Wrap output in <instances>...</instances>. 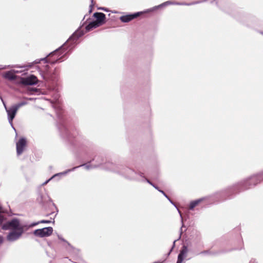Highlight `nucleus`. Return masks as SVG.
I'll list each match as a JSON object with an SVG mask.
<instances>
[{"mask_svg": "<svg viewBox=\"0 0 263 263\" xmlns=\"http://www.w3.org/2000/svg\"><path fill=\"white\" fill-rule=\"evenodd\" d=\"M43 79H45V80H49V79H50V80H52V81H53V80H54L55 77H51V78H48V77H44H44H43Z\"/></svg>", "mask_w": 263, "mask_h": 263, "instance_id": "22", "label": "nucleus"}, {"mask_svg": "<svg viewBox=\"0 0 263 263\" xmlns=\"http://www.w3.org/2000/svg\"><path fill=\"white\" fill-rule=\"evenodd\" d=\"M12 71H13L14 74H15L16 73H17L19 72V71L18 70H12Z\"/></svg>", "mask_w": 263, "mask_h": 263, "instance_id": "27", "label": "nucleus"}, {"mask_svg": "<svg viewBox=\"0 0 263 263\" xmlns=\"http://www.w3.org/2000/svg\"><path fill=\"white\" fill-rule=\"evenodd\" d=\"M60 238L62 240H63V241H65V240H64V239H63V238Z\"/></svg>", "mask_w": 263, "mask_h": 263, "instance_id": "36", "label": "nucleus"}, {"mask_svg": "<svg viewBox=\"0 0 263 263\" xmlns=\"http://www.w3.org/2000/svg\"><path fill=\"white\" fill-rule=\"evenodd\" d=\"M37 78L33 76L30 75L26 78H21V83L26 85H33L37 83Z\"/></svg>", "mask_w": 263, "mask_h": 263, "instance_id": "9", "label": "nucleus"}, {"mask_svg": "<svg viewBox=\"0 0 263 263\" xmlns=\"http://www.w3.org/2000/svg\"><path fill=\"white\" fill-rule=\"evenodd\" d=\"M3 242V237L2 236H0V245L2 244Z\"/></svg>", "mask_w": 263, "mask_h": 263, "instance_id": "26", "label": "nucleus"}, {"mask_svg": "<svg viewBox=\"0 0 263 263\" xmlns=\"http://www.w3.org/2000/svg\"><path fill=\"white\" fill-rule=\"evenodd\" d=\"M102 168L107 170H109L114 172H118L124 175L125 177L129 179H136L137 173L133 170L125 167L121 169L120 167L117 166L116 164H114L111 162H107L105 163L104 166H102Z\"/></svg>", "mask_w": 263, "mask_h": 263, "instance_id": "2", "label": "nucleus"}, {"mask_svg": "<svg viewBox=\"0 0 263 263\" xmlns=\"http://www.w3.org/2000/svg\"><path fill=\"white\" fill-rule=\"evenodd\" d=\"M178 212H179V213L180 214V217L181 218V220L182 221V215H181V212H180L179 210H178Z\"/></svg>", "mask_w": 263, "mask_h": 263, "instance_id": "32", "label": "nucleus"}, {"mask_svg": "<svg viewBox=\"0 0 263 263\" xmlns=\"http://www.w3.org/2000/svg\"><path fill=\"white\" fill-rule=\"evenodd\" d=\"M25 99L26 100H30V101H31V100H34V99H33V98H25Z\"/></svg>", "mask_w": 263, "mask_h": 263, "instance_id": "28", "label": "nucleus"}, {"mask_svg": "<svg viewBox=\"0 0 263 263\" xmlns=\"http://www.w3.org/2000/svg\"><path fill=\"white\" fill-rule=\"evenodd\" d=\"M91 1L92 2V0H91Z\"/></svg>", "mask_w": 263, "mask_h": 263, "instance_id": "43", "label": "nucleus"}, {"mask_svg": "<svg viewBox=\"0 0 263 263\" xmlns=\"http://www.w3.org/2000/svg\"><path fill=\"white\" fill-rule=\"evenodd\" d=\"M99 159V158H96V159L97 160L98 159Z\"/></svg>", "mask_w": 263, "mask_h": 263, "instance_id": "41", "label": "nucleus"}, {"mask_svg": "<svg viewBox=\"0 0 263 263\" xmlns=\"http://www.w3.org/2000/svg\"><path fill=\"white\" fill-rule=\"evenodd\" d=\"M37 200L42 203H45L48 202V201H50L51 199L49 196L46 193H45L44 195H41L38 197Z\"/></svg>", "mask_w": 263, "mask_h": 263, "instance_id": "14", "label": "nucleus"}, {"mask_svg": "<svg viewBox=\"0 0 263 263\" xmlns=\"http://www.w3.org/2000/svg\"><path fill=\"white\" fill-rule=\"evenodd\" d=\"M204 198H200L197 200L192 201L190 204V209L193 210L196 206L204 200Z\"/></svg>", "mask_w": 263, "mask_h": 263, "instance_id": "17", "label": "nucleus"}, {"mask_svg": "<svg viewBox=\"0 0 263 263\" xmlns=\"http://www.w3.org/2000/svg\"><path fill=\"white\" fill-rule=\"evenodd\" d=\"M101 165L100 164H97V165H91L90 164H82V165H80L78 166H76V168L74 170H75L78 167H81V166H83L84 167V168L86 169V170H89L90 168H95V167H98V166H100Z\"/></svg>", "mask_w": 263, "mask_h": 263, "instance_id": "18", "label": "nucleus"}, {"mask_svg": "<svg viewBox=\"0 0 263 263\" xmlns=\"http://www.w3.org/2000/svg\"><path fill=\"white\" fill-rule=\"evenodd\" d=\"M158 191L160 192V193H161L163 195H165V193L164 192V191H163L162 190H158Z\"/></svg>", "mask_w": 263, "mask_h": 263, "instance_id": "29", "label": "nucleus"}, {"mask_svg": "<svg viewBox=\"0 0 263 263\" xmlns=\"http://www.w3.org/2000/svg\"><path fill=\"white\" fill-rule=\"evenodd\" d=\"M176 241H177L176 240H174V245H175V242H176Z\"/></svg>", "mask_w": 263, "mask_h": 263, "instance_id": "38", "label": "nucleus"}, {"mask_svg": "<svg viewBox=\"0 0 263 263\" xmlns=\"http://www.w3.org/2000/svg\"><path fill=\"white\" fill-rule=\"evenodd\" d=\"M65 43L63 45H62L61 47H60L59 48L56 49L53 52H51L49 53L48 55L51 56V55H57V60H49V61L47 60V57L41 59L40 60H35L33 63H30L28 64H24L23 65H1L0 66V69H5L8 68H26L27 69H28L29 68H30L32 67L33 64H38L41 61H44L45 63L49 62L51 64H55L59 60H60L63 57H64L65 55L67 53V51H66L65 50H64V46H65Z\"/></svg>", "mask_w": 263, "mask_h": 263, "instance_id": "1", "label": "nucleus"}, {"mask_svg": "<svg viewBox=\"0 0 263 263\" xmlns=\"http://www.w3.org/2000/svg\"><path fill=\"white\" fill-rule=\"evenodd\" d=\"M139 175H140V176L142 177H144L143 176V173H140L139 174Z\"/></svg>", "mask_w": 263, "mask_h": 263, "instance_id": "35", "label": "nucleus"}, {"mask_svg": "<svg viewBox=\"0 0 263 263\" xmlns=\"http://www.w3.org/2000/svg\"><path fill=\"white\" fill-rule=\"evenodd\" d=\"M16 111H17V110L22 107V105L21 104L18 103L15 105H14L13 106H12Z\"/></svg>", "mask_w": 263, "mask_h": 263, "instance_id": "21", "label": "nucleus"}, {"mask_svg": "<svg viewBox=\"0 0 263 263\" xmlns=\"http://www.w3.org/2000/svg\"><path fill=\"white\" fill-rule=\"evenodd\" d=\"M23 229L11 231L7 235V239L9 241H14L17 240L22 235Z\"/></svg>", "mask_w": 263, "mask_h": 263, "instance_id": "7", "label": "nucleus"}, {"mask_svg": "<svg viewBox=\"0 0 263 263\" xmlns=\"http://www.w3.org/2000/svg\"><path fill=\"white\" fill-rule=\"evenodd\" d=\"M169 201L172 203L173 204V205H174L175 206V203L172 201V200L170 199V200H169Z\"/></svg>", "mask_w": 263, "mask_h": 263, "instance_id": "33", "label": "nucleus"}, {"mask_svg": "<svg viewBox=\"0 0 263 263\" xmlns=\"http://www.w3.org/2000/svg\"><path fill=\"white\" fill-rule=\"evenodd\" d=\"M53 231V229L51 227H46L41 229H37L35 230L33 234L40 237H47L50 235Z\"/></svg>", "mask_w": 263, "mask_h": 263, "instance_id": "4", "label": "nucleus"}, {"mask_svg": "<svg viewBox=\"0 0 263 263\" xmlns=\"http://www.w3.org/2000/svg\"><path fill=\"white\" fill-rule=\"evenodd\" d=\"M175 207H176V209H177V210L178 211L179 210H178V209L177 206H176L175 205Z\"/></svg>", "mask_w": 263, "mask_h": 263, "instance_id": "39", "label": "nucleus"}, {"mask_svg": "<svg viewBox=\"0 0 263 263\" xmlns=\"http://www.w3.org/2000/svg\"><path fill=\"white\" fill-rule=\"evenodd\" d=\"M20 103L21 104L22 106H23L25 105H27L28 104V102L26 101H24L20 102Z\"/></svg>", "mask_w": 263, "mask_h": 263, "instance_id": "23", "label": "nucleus"}, {"mask_svg": "<svg viewBox=\"0 0 263 263\" xmlns=\"http://www.w3.org/2000/svg\"><path fill=\"white\" fill-rule=\"evenodd\" d=\"M151 185H152L153 187H154V185H155V184L153 183H152V184H151Z\"/></svg>", "mask_w": 263, "mask_h": 263, "instance_id": "37", "label": "nucleus"}, {"mask_svg": "<svg viewBox=\"0 0 263 263\" xmlns=\"http://www.w3.org/2000/svg\"><path fill=\"white\" fill-rule=\"evenodd\" d=\"M200 254H209V251H204L200 253Z\"/></svg>", "mask_w": 263, "mask_h": 263, "instance_id": "24", "label": "nucleus"}, {"mask_svg": "<svg viewBox=\"0 0 263 263\" xmlns=\"http://www.w3.org/2000/svg\"><path fill=\"white\" fill-rule=\"evenodd\" d=\"M201 2H193V3H177V2H175L174 1H172V5H187V6H190V5H195V4H199L200 3H201Z\"/></svg>", "mask_w": 263, "mask_h": 263, "instance_id": "19", "label": "nucleus"}, {"mask_svg": "<svg viewBox=\"0 0 263 263\" xmlns=\"http://www.w3.org/2000/svg\"><path fill=\"white\" fill-rule=\"evenodd\" d=\"M260 33L263 34V33L262 32H261Z\"/></svg>", "mask_w": 263, "mask_h": 263, "instance_id": "42", "label": "nucleus"}, {"mask_svg": "<svg viewBox=\"0 0 263 263\" xmlns=\"http://www.w3.org/2000/svg\"><path fill=\"white\" fill-rule=\"evenodd\" d=\"M175 207H176V209H177V210L178 211L179 210H178V209L177 206H176L175 205Z\"/></svg>", "mask_w": 263, "mask_h": 263, "instance_id": "40", "label": "nucleus"}, {"mask_svg": "<svg viewBox=\"0 0 263 263\" xmlns=\"http://www.w3.org/2000/svg\"><path fill=\"white\" fill-rule=\"evenodd\" d=\"M139 15V13L137 12L132 14H128L126 15L121 16L120 20L123 23H128L133 19L135 18Z\"/></svg>", "mask_w": 263, "mask_h": 263, "instance_id": "12", "label": "nucleus"}, {"mask_svg": "<svg viewBox=\"0 0 263 263\" xmlns=\"http://www.w3.org/2000/svg\"><path fill=\"white\" fill-rule=\"evenodd\" d=\"M0 98L1 100H3L2 97H0ZM2 101L4 104L5 109L6 110V112L7 113L9 123L10 124L11 126L14 129V128L13 126L12 121L15 116L17 111L12 106H11L10 108H8L4 101Z\"/></svg>", "mask_w": 263, "mask_h": 263, "instance_id": "6", "label": "nucleus"}, {"mask_svg": "<svg viewBox=\"0 0 263 263\" xmlns=\"http://www.w3.org/2000/svg\"><path fill=\"white\" fill-rule=\"evenodd\" d=\"M172 1H166L158 6H155L153 8L148 9L147 12H151V11H154L158 8H162L163 7H165V6H168L169 5H172Z\"/></svg>", "mask_w": 263, "mask_h": 263, "instance_id": "15", "label": "nucleus"}, {"mask_svg": "<svg viewBox=\"0 0 263 263\" xmlns=\"http://www.w3.org/2000/svg\"><path fill=\"white\" fill-rule=\"evenodd\" d=\"M154 187L155 189H156V190H157L158 191V190H159L158 187L157 186H156V185H154Z\"/></svg>", "mask_w": 263, "mask_h": 263, "instance_id": "31", "label": "nucleus"}, {"mask_svg": "<svg viewBox=\"0 0 263 263\" xmlns=\"http://www.w3.org/2000/svg\"><path fill=\"white\" fill-rule=\"evenodd\" d=\"M26 145V140L24 138H21L16 143V152L17 155H20L23 152Z\"/></svg>", "mask_w": 263, "mask_h": 263, "instance_id": "10", "label": "nucleus"}, {"mask_svg": "<svg viewBox=\"0 0 263 263\" xmlns=\"http://www.w3.org/2000/svg\"><path fill=\"white\" fill-rule=\"evenodd\" d=\"M3 77L5 79L11 81L14 80L17 78V76L15 74H14L12 70L8 71L4 73L3 74Z\"/></svg>", "mask_w": 263, "mask_h": 263, "instance_id": "13", "label": "nucleus"}, {"mask_svg": "<svg viewBox=\"0 0 263 263\" xmlns=\"http://www.w3.org/2000/svg\"><path fill=\"white\" fill-rule=\"evenodd\" d=\"M93 16L96 18V21L90 22L85 27L86 31H89L93 28H96L104 23L105 19V15L101 12H96Z\"/></svg>", "mask_w": 263, "mask_h": 263, "instance_id": "3", "label": "nucleus"}, {"mask_svg": "<svg viewBox=\"0 0 263 263\" xmlns=\"http://www.w3.org/2000/svg\"><path fill=\"white\" fill-rule=\"evenodd\" d=\"M84 34L83 31H82L80 28L78 29L69 38L67 42H71V45H70L71 48H72V46L76 44L78 39L82 36Z\"/></svg>", "mask_w": 263, "mask_h": 263, "instance_id": "8", "label": "nucleus"}, {"mask_svg": "<svg viewBox=\"0 0 263 263\" xmlns=\"http://www.w3.org/2000/svg\"><path fill=\"white\" fill-rule=\"evenodd\" d=\"M145 179L146 181L148 183H149V184H152V182L149 180H148V179H147V178H145Z\"/></svg>", "mask_w": 263, "mask_h": 263, "instance_id": "25", "label": "nucleus"}, {"mask_svg": "<svg viewBox=\"0 0 263 263\" xmlns=\"http://www.w3.org/2000/svg\"><path fill=\"white\" fill-rule=\"evenodd\" d=\"M164 196L168 200H170V198L168 197V196L166 194H165V195H164Z\"/></svg>", "mask_w": 263, "mask_h": 263, "instance_id": "30", "label": "nucleus"}, {"mask_svg": "<svg viewBox=\"0 0 263 263\" xmlns=\"http://www.w3.org/2000/svg\"><path fill=\"white\" fill-rule=\"evenodd\" d=\"M263 180V172L248 178V185H255Z\"/></svg>", "mask_w": 263, "mask_h": 263, "instance_id": "5", "label": "nucleus"}, {"mask_svg": "<svg viewBox=\"0 0 263 263\" xmlns=\"http://www.w3.org/2000/svg\"><path fill=\"white\" fill-rule=\"evenodd\" d=\"M163 262H164L163 261H156V262H154L153 263H163Z\"/></svg>", "mask_w": 263, "mask_h": 263, "instance_id": "34", "label": "nucleus"}, {"mask_svg": "<svg viewBox=\"0 0 263 263\" xmlns=\"http://www.w3.org/2000/svg\"><path fill=\"white\" fill-rule=\"evenodd\" d=\"M50 221H49V220H41L40 221H39L36 223H32L31 224L32 226H36L37 224H38L39 223H49Z\"/></svg>", "mask_w": 263, "mask_h": 263, "instance_id": "20", "label": "nucleus"}, {"mask_svg": "<svg viewBox=\"0 0 263 263\" xmlns=\"http://www.w3.org/2000/svg\"><path fill=\"white\" fill-rule=\"evenodd\" d=\"M76 167H73L71 169H69V170H66V171L65 172H62V173H58V174H57L54 175H53L52 177H51L50 179H49L48 180H46L45 182H44L42 185H44L45 184H46L50 180H51L53 178H54V177L57 176H59V175H66L69 172H70L71 171H73L76 168Z\"/></svg>", "mask_w": 263, "mask_h": 263, "instance_id": "16", "label": "nucleus"}, {"mask_svg": "<svg viewBox=\"0 0 263 263\" xmlns=\"http://www.w3.org/2000/svg\"><path fill=\"white\" fill-rule=\"evenodd\" d=\"M187 252V247L185 246H183L178 256L177 261L176 263H182L183 259L186 256Z\"/></svg>", "mask_w": 263, "mask_h": 263, "instance_id": "11", "label": "nucleus"}]
</instances>
